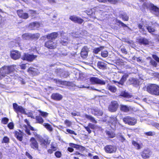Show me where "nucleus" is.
Segmentation results:
<instances>
[{
	"instance_id": "nucleus-43",
	"label": "nucleus",
	"mask_w": 159,
	"mask_h": 159,
	"mask_svg": "<svg viewBox=\"0 0 159 159\" xmlns=\"http://www.w3.org/2000/svg\"><path fill=\"white\" fill-rule=\"evenodd\" d=\"M119 96L120 97H123L125 98H129L130 97V95L128 93L125 92H121Z\"/></svg>"
},
{
	"instance_id": "nucleus-14",
	"label": "nucleus",
	"mask_w": 159,
	"mask_h": 159,
	"mask_svg": "<svg viewBox=\"0 0 159 159\" xmlns=\"http://www.w3.org/2000/svg\"><path fill=\"white\" fill-rule=\"evenodd\" d=\"M69 19L75 23L81 24L84 21V20L76 16H72L70 17Z\"/></svg>"
},
{
	"instance_id": "nucleus-39",
	"label": "nucleus",
	"mask_w": 159,
	"mask_h": 159,
	"mask_svg": "<svg viewBox=\"0 0 159 159\" xmlns=\"http://www.w3.org/2000/svg\"><path fill=\"white\" fill-rule=\"evenodd\" d=\"M43 125L50 131H52L53 130V129L51 125L48 123H45L43 124Z\"/></svg>"
},
{
	"instance_id": "nucleus-23",
	"label": "nucleus",
	"mask_w": 159,
	"mask_h": 159,
	"mask_svg": "<svg viewBox=\"0 0 159 159\" xmlns=\"http://www.w3.org/2000/svg\"><path fill=\"white\" fill-rule=\"evenodd\" d=\"M150 153V151L148 149L144 150L142 154V156L143 158L144 159L149 158Z\"/></svg>"
},
{
	"instance_id": "nucleus-9",
	"label": "nucleus",
	"mask_w": 159,
	"mask_h": 159,
	"mask_svg": "<svg viewBox=\"0 0 159 159\" xmlns=\"http://www.w3.org/2000/svg\"><path fill=\"white\" fill-rule=\"evenodd\" d=\"M67 35V34L63 31L61 33V39L60 43L62 45H65L68 43V40Z\"/></svg>"
},
{
	"instance_id": "nucleus-11",
	"label": "nucleus",
	"mask_w": 159,
	"mask_h": 159,
	"mask_svg": "<svg viewBox=\"0 0 159 159\" xmlns=\"http://www.w3.org/2000/svg\"><path fill=\"white\" fill-rule=\"evenodd\" d=\"M13 107L15 111L17 113L20 112L21 113H25V109L21 106H18L16 103H13Z\"/></svg>"
},
{
	"instance_id": "nucleus-58",
	"label": "nucleus",
	"mask_w": 159,
	"mask_h": 159,
	"mask_svg": "<svg viewBox=\"0 0 159 159\" xmlns=\"http://www.w3.org/2000/svg\"><path fill=\"white\" fill-rule=\"evenodd\" d=\"M66 131L69 133L71 134H73L75 135H76L77 134L74 131L71 130L69 129H66Z\"/></svg>"
},
{
	"instance_id": "nucleus-54",
	"label": "nucleus",
	"mask_w": 159,
	"mask_h": 159,
	"mask_svg": "<svg viewBox=\"0 0 159 159\" xmlns=\"http://www.w3.org/2000/svg\"><path fill=\"white\" fill-rule=\"evenodd\" d=\"M55 155L57 158H60L61 156V153L59 151H57L55 153Z\"/></svg>"
},
{
	"instance_id": "nucleus-31",
	"label": "nucleus",
	"mask_w": 159,
	"mask_h": 159,
	"mask_svg": "<svg viewBox=\"0 0 159 159\" xmlns=\"http://www.w3.org/2000/svg\"><path fill=\"white\" fill-rule=\"evenodd\" d=\"M84 117L93 123H96L97 122V121L95 120L94 118L91 115L86 114L84 115Z\"/></svg>"
},
{
	"instance_id": "nucleus-55",
	"label": "nucleus",
	"mask_w": 159,
	"mask_h": 159,
	"mask_svg": "<svg viewBox=\"0 0 159 159\" xmlns=\"http://www.w3.org/2000/svg\"><path fill=\"white\" fill-rule=\"evenodd\" d=\"M35 22H33L31 23L29 25L30 28H32V29H35Z\"/></svg>"
},
{
	"instance_id": "nucleus-24",
	"label": "nucleus",
	"mask_w": 159,
	"mask_h": 159,
	"mask_svg": "<svg viewBox=\"0 0 159 159\" xmlns=\"http://www.w3.org/2000/svg\"><path fill=\"white\" fill-rule=\"evenodd\" d=\"M51 98L54 100L59 101L62 99V96L58 93H54L52 94Z\"/></svg>"
},
{
	"instance_id": "nucleus-52",
	"label": "nucleus",
	"mask_w": 159,
	"mask_h": 159,
	"mask_svg": "<svg viewBox=\"0 0 159 159\" xmlns=\"http://www.w3.org/2000/svg\"><path fill=\"white\" fill-rule=\"evenodd\" d=\"M144 134L146 135L152 136L153 135L155 134V133L154 132H152V131H149L147 132L144 133Z\"/></svg>"
},
{
	"instance_id": "nucleus-22",
	"label": "nucleus",
	"mask_w": 159,
	"mask_h": 159,
	"mask_svg": "<svg viewBox=\"0 0 159 159\" xmlns=\"http://www.w3.org/2000/svg\"><path fill=\"white\" fill-rule=\"evenodd\" d=\"M91 111L92 114L96 116H101L103 114L102 111L97 108L92 109Z\"/></svg>"
},
{
	"instance_id": "nucleus-8",
	"label": "nucleus",
	"mask_w": 159,
	"mask_h": 159,
	"mask_svg": "<svg viewBox=\"0 0 159 159\" xmlns=\"http://www.w3.org/2000/svg\"><path fill=\"white\" fill-rule=\"evenodd\" d=\"M116 146L110 145H106L104 148L105 152L108 153H115L116 151Z\"/></svg>"
},
{
	"instance_id": "nucleus-25",
	"label": "nucleus",
	"mask_w": 159,
	"mask_h": 159,
	"mask_svg": "<svg viewBox=\"0 0 159 159\" xmlns=\"http://www.w3.org/2000/svg\"><path fill=\"white\" fill-rule=\"evenodd\" d=\"M140 44L146 45L149 44V42L148 39L144 38H141L139 40Z\"/></svg>"
},
{
	"instance_id": "nucleus-59",
	"label": "nucleus",
	"mask_w": 159,
	"mask_h": 159,
	"mask_svg": "<svg viewBox=\"0 0 159 159\" xmlns=\"http://www.w3.org/2000/svg\"><path fill=\"white\" fill-rule=\"evenodd\" d=\"M89 127L92 129H94L95 127V125L91 123H89L88 125Z\"/></svg>"
},
{
	"instance_id": "nucleus-47",
	"label": "nucleus",
	"mask_w": 159,
	"mask_h": 159,
	"mask_svg": "<svg viewBox=\"0 0 159 159\" xmlns=\"http://www.w3.org/2000/svg\"><path fill=\"white\" fill-rule=\"evenodd\" d=\"M64 124L66 125L67 126L70 127L72 125L71 122L66 120L64 121Z\"/></svg>"
},
{
	"instance_id": "nucleus-19",
	"label": "nucleus",
	"mask_w": 159,
	"mask_h": 159,
	"mask_svg": "<svg viewBox=\"0 0 159 159\" xmlns=\"http://www.w3.org/2000/svg\"><path fill=\"white\" fill-rule=\"evenodd\" d=\"M17 13L19 16L21 18L26 19L29 18L28 14L24 12L22 10H18Z\"/></svg>"
},
{
	"instance_id": "nucleus-26",
	"label": "nucleus",
	"mask_w": 159,
	"mask_h": 159,
	"mask_svg": "<svg viewBox=\"0 0 159 159\" xmlns=\"http://www.w3.org/2000/svg\"><path fill=\"white\" fill-rule=\"evenodd\" d=\"M58 35L57 33L53 32L47 35L46 37L48 39L52 40L55 39L57 37Z\"/></svg>"
},
{
	"instance_id": "nucleus-5",
	"label": "nucleus",
	"mask_w": 159,
	"mask_h": 159,
	"mask_svg": "<svg viewBox=\"0 0 159 159\" xmlns=\"http://www.w3.org/2000/svg\"><path fill=\"white\" fill-rule=\"evenodd\" d=\"M89 81L92 84H97L103 85L106 84L105 82L103 80L96 77H90L89 79Z\"/></svg>"
},
{
	"instance_id": "nucleus-34",
	"label": "nucleus",
	"mask_w": 159,
	"mask_h": 159,
	"mask_svg": "<svg viewBox=\"0 0 159 159\" xmlns=\"http://www.w3.org/2000/svg\"><path fill=\"white\" fill-rule=\"evenodd\" d=\"M106 134L109 138H113L116 136V134L111 131H107Z\"/></svg>"
},
{
	"instance_id": "nucleus-30",
	"label": "nucleus",
	"mask_w": 159,
	"mask_h": 159,
	"mask_svg": "<svg viewBox=\"0 0 159 159\" xmlns=\"http://www.w3.org/2000/svg\"><path fill=\"white\" fill-rule=\"evenodd\" d=\"M120 109L121 111L125 112H127L130 109V108L125 105H121Z\"/></svg>"
},
{
	"instance_id": "nucleus-46",
	"label": "nucleus",
	"mask_w": 159,
	"mask_h": 159,
	"mask_svg": "<svg viewBox=\"0 0 159 159\" xmlns=\"http://www.w3.org/2000/svg\"><path fill=\"white\" fill-rule=\"evenodd\" d=\"M9 76V75L6 76V77L4 80V81L7 83H9L11 80V78H10Z\"/></svg>"
},
{
	"instance_id": "nucleus-18",
	"label": "nucleus",
	"mask_w": 159,
	"mask_h": 159,
	"mask_svg": "<svg viewBox=\"0 0 159 159\" xmlns=\"http://www.w3.org/2000/svg\"><path fill=\"white\" fill-rule=\"evenodd\" d=\"M30 141V146L31 147L35 149H38V144L36 140L34 138H31Z\"/></svg>"
},
{
	"instance_id": "nucleus-60",
	"label": "nucleus",
	"mask_w": 159,
	"mask_h": 159,
	"mask_svg": "<svg viewBox=\"0 0 159 159\" xmlns=\"http://www.w3.org/2000/svg\"><path fill=\"white\" fill-rule=\"evenodd\" d=\"M84 127L85 129L88 132L89 134H90L91 133V131L90 129V128L89 127L88 125L87 126H84Z\"/></svg>"
},
{
	"instance_id": "nucleus-27",
	"label": "nucleus",
	"mask_w": 159,
	"mask_h": 159,
	"mask_svg": "<svg viewBox=\"0 0 159 159\" xmlns=\"http://www.w3.org/2000/svg\"><path fill=\"white\" fill-rule=\"evenodd\" d=\"M15 136L17 139L20 141H21L23 139V133L20 131H16L15 132Z\"/></svg>"
},
{
	"instance_id": "nucleus-35",
	"label": "nucleus",
	"mask_w": 159,
	"mask_h": 159,
	"mask_svg": "<svg viewBox=\"0 0 159 159\" xmlns=\"http://www.w3.org/2000/svg\"><path fill=\"white\" fill-rule=\"evenodd\" d=\"M97 9H98V8L95 7L93 9H90L85 11V12L88 15H91L93 14L94 12V10H96Z\"/></svg>"
},
{
	"instance_id": "nucleus-2",
	"label": "nucleus",
	"mask_w": 159,
	"mask_h": 159,
	"mask_svg": "<svg viewBox=\"0 0 159 159\" xmlns=\"http://www.w3.org/2000/svg\"><path fill=\"white\" fill-rule=\"evenodd\" d=\"M147 91L152 95H159V86L155 84H151L147 88Z\"/></svg>"
},
{
	"instance_id": "nucleus-62",
	"label": "nucleus",
	"mask_w": 159,
	"mask_h": 159,
	"mask_svg": "<svg viewBox=\"0 0 159 159\" xmlns=\"http://www.w3.org/2000/svg\"><path fill=\"white\" fill-rule=\"evenodd\" d=\"M107 2H109L112 4H116L118 2L117 0H107Z\"/></svg>"
},
{
	"instance_id": "nucleus-21",
	"label": "nucleus",
	"mask_w": 159,
	"mask_h": 159,
	"mask_svg": "<svg viewBox=\"0 0 159 159\" xmlns=\"http://www.w3.org/2000/svg\"><path fill=\"white\" fill-rule=\"evenodd\" d=\"M89 49L86 47H84L82 49L80 55L83 58H86L88 56Z\"/></svg>"
},
{
	"instance_id": "nucleus-33",
	"label": "nucleus",
	"mask_w": 159,
	"mask_h": 159,
	"mask_svg": "<svg viewBox=\"0 0 159 159\" xmlns=\"http://www.w3.org/2000/svg\"><path fill=\"white\" fill-rule=\"evenodd\" d=\"M37 69L33 67H30L28 70V72L33 75H35L37 73Z\"/></svg>"
},
{
	"instance_id": "nucleus-17",
	"label": "nucleus",
	"mask_w": 159,
	"mask_h": 159,
	"mask_svg": "<svg viewBox=\"0 0 159 159\" xmlns=\"http://www.w3.org/2000/svg\"><path fill=\"white\" fill-rule=\"evenodd\" d=\"M127 82L128 84H133L134 86H137L139 84V80L134 78H130L128 80Z\"/></svg>"
},
{
	"instance_id": "nucleus-16",
	"label": "nucleus",
	"mask_w": 159,
	"mask_h": 159,
	"mask_svg": "<svg viewBox=\"0 0 159 159\" xmlns=\"http://www.w3.org/2000/svg\"><path fill=\"white\" fill-rule=\"evenodd\" d=\"M11 57L14 60H17L19 59L20 56V52L17 50L12 51L11 53Z\"/></svg>"
},
{
	"instance_id": "nucleus-56",
	"label": "nucleus",
	"mask_w": 159,
	"mask_h": 159,
	"mask_svg": "<svg viewBox=\"0 0 159 159\" xmlns=\"http://www.w3.org/2000/svg\"><path fill=\"white\" fill-rule=\"evenodd\" d=\"M14 124L12 122H10L7 125L8 127L10 129H12L14 128Z\"/></svg>"
},
{
	"instance_id": "nucleus-29",
	"label": "nucleus",
	"mask_w": 159,
	"mask_h": 159,
	"mask_svg": "<svg viewBox=\"0 0 159 159\" xmlns=\"http://www.w3.org/2000/svg\"><path fill=\"white\" fill-rule=\"evenodd\" d=\"M132 143V144L138 150L142 148L143 147L142 143L139 144L134 141H133Z\"/></svg>"
},
{
	"instance_id": "nucleus-48",
	"label": "nucleus",
	"mask_w": 159,
	"mask_h": 159,
	"mask_svg": "<svg viewBox=\"0 0 159 159\" xmlns=\"http://www.w3.org/2000/svg\"><path fill=\"white\" fill-rule=\"evenodd\" d=\"M108 52L106 51H104L102 52L101 56L103 57H106L108 56Z\"/></svg>"
},
{
	"instance_id": "nucleus-1",
	"label": "nucleus",
	"mask_w": 159,
	"mask_h": 159,
	"mask_svg": "<svg viewBox=\"0 0 159 159\" xmlns=\"http://www.w3.org/2000/svg\"><path fill=\"white\" fill-rule=\"evenodd\" d=\"M15 71L13 66H4L0 69V79H2L6 76L8 75L16 79V75L14 73Z\"/></svg>"
},
{
	"instance_id": "nucleus-7",
	"label": "nucleus",
	"mask_w": 159,
	"mask_h": 159,
	"mask_svg": "<svg viewBox=\"0 0 159 159\" xmlns=\"http://www.w3.org/2000/svg\"><path fill=\"white\" fill-rule=\"evenodd\" d=\"M119 104L116 101H112L109 105L108 109L109 111L112 112H115L117 110Z\"/></svg>"
},
{
	"instance_id": "nucleus-42",
	"label": "nucleus",
	"mask_w": 159,
	"mask_h": 159,
	"mask_svg": "<svg viewBox=\"0 0 159 159\" xmlns=\"http://www.w3.org/2000/svg\"><path fill=\"white\" fill-rule=\"evenodd\" d=\"M22 38L25 39H30L31 34L25 33L22 35Z\"/></svg>"
},
{
	"instance_id": "nucleus-53",
	"label": "nucleus",
	"mask_w": 159,
	"mask_h": 159,
	"mask_svg": "<svg viewBox=\"0 0 159 159\" xmlns=\"http://www.w3.org/2000/svg\"><path fill=\"white\" fill-rule=\"evenodd\" d=\"M9 138L6 136L4 137L3 139L2 142L7 143L9 142Z\"/></svg>"
},
{
	"instance_id": "nucleus-49",
	"label": "nucleus",
	"mask_w": 159,
	"mask_h": 159,
	"mask_svg": "<svg viewBox=\"0 0 159 159\" xmlns=\"http://www.w3.org/2000/svg\"><path fill=\"white\" fill-rule=\"evenodd\" d=\"M9 119L6 117H4L2 119V123L4 124H6L8 122Z\"/></svg>"
},
{
	"instance_id": "nucleus-63",
	"label": "nucleus",
	"mask_w": 159,
	"mask_h": 159,
	"mask_svg": "<svg viewBox=\"0 0 159 159\" xmlns=\"http://www.w3.org/2000/svg\"><path fill=\"white\" fill-rule=\"evenodd\" d=\"M43 143L44 145H46L49 144L50 142H49L48 139H44L43 142Z\"/></svg>"
},
{
	"instance_id": "nucleus-40",
	"label": "nucleus",
	"mask_w": 159,
	"mask_h": 159,
	"mask_svg": "<svg viewBox=\"0 0 159 159\" xmlns=\"http://www.w3.org/2000/svg\"><path fill=\"white\" fill-rule=\"evenodd\" d=\"M39 34L38 33H36L35 34H31V38L30 39H34L37 40L39 39Z\"/></svg>"
},
{
	"instance_id": "nucleus-44",
	"label": "nucleus",
	"mask_w": 159,
	"mask_h": 159,
	"mask_svg": "<svg viewBox=\"0 0 159 159\" xmlns=\"http://www.w3.org/2000/svg\"><path fill=\"white\" fill-rule=\"evenodd\" d=\"M103 48L104 47L102 46H101L99 48H95L93 49V52L95 54H97L99 52L103 49Z\"/></svg>"
},
{
	"instance_id": "nucleus-6",
	"label": "nucleus",
	"mask_w": 159,
	"mask_h": 159,
	"mask_svg": "<svg viewBox=\"0 0 159 159\" xmlns=\"http://www.w3.org/2000/svg\"><path fill=\"white\" fill-rule=\"evenodd\" d=\"M123 121L125 123L131 125H135L137 122V120L135 118L129 116L124 117L123 119Z\"/></svg>"
},
{
	"instance_id": "nucleus-20",
	"label": "nucleus",
	"mask_w": 159,
	"mask_h": 159,
	"mask_svg": "<svg viewBox=\"0 0 159 159\" xmlns=\"http://www.w3.org/2000/svg\"><path fill=\"white\" fill-rule=\"evenodd\" d=\"M110 121L111 123V127L113 129H115L117 123V120L116 117L111 116L110 117Z\"/></svg>"
},
{
	"instance_id": "nucleus-37",
	"label": "nucleus",
	"mask_w": 159,
	"mask_h": 159,
	"mask_svg": "<svg viewBox=\"0 0 159 159\" xmlns=\"http://www.w3.org/2000/svg\"><path fill=\"white\" fill-rule=\"evenodd\" d=\"M108 89L111 92L113 93L115 92L116 91V88L114 86L108 85Z\"/></svg>"
},
{
	"instance_id": "nucleus-50",
	"label": "nucleus",
	"mask_w": 159,
	"mask_h": 159,
	"mask_svg": "<svg viewBox=\"0 0 159 159\" xmlns=\"http://www.w3.org/2000/svg\"><path fill=\"white\" fill-rule=\"evenodd\" d=\"M117 23H119V24L120 25L123 27H127L128 29H129V27L127 26L126 25L120 20H117Z\"/></svg>"
},
{
	"instance_id": "nucleus-32",
	"label": "nucleus",
	"mask_w": 159,
	"mask_h": 159,
	"mask_svg": "<svg viewBox=\"0 0 159 159\" xmlns=\"http://www.w3.org/2000/svg\"><path fill=\"white\" fill-rule=\"evenodd\" d=\"M120 16L124 21H128L129 20V17L125 13L120 14Z\"/></svg>"
},
{
	"instance_id": "nucleus-38",
	"label": "nucleus",
	"mask_w": 159,
	"mask_h": 159,
	"mask_svg": "<svg viewBox=\"0 0 159 159\" xmlns=\"http://www.w3.org/2000/svg\"><path fill=\"white\" fill-rule=\"evenodd\" d=\"M80 88H87L88 89H90L95 90L97 91H98L99 92H102V91H103V90L99 89H95L93 86L90 87L89 86L86 87L85 86H83L82 87H80Z\"/></svg>"
},
{
	"instance_id": "nucleus-45",
	"label": "nucleus",
	"mask_w": 159,
	"mask_h": 159,
	"mask_svg": "<svg viewBox=\"0 0 159 159\" xmlns=\"http://www.w3.org/2000/svg\"><path fill=\"white\" fill-rule=\"evenodd\" d=\"M97 66L100 68H103L105 67L104 63L101 61H98V62Z\"/></svg>"
},
{
	"instance_id": "nucleus-51",
	"label": "nucleus",
	"mask_w": 159,
	"mask_h": 159,
	"mask_svg": "<svg viewBox=\"0 0 159 159\" xmlns=\"http://www.w3.org/2000/svg\"><path fill=\"white\" fill-rule=\"evenodd\" d=\"M150 63L151 65L154 67H156L157 65V63L154 60H151L150 61Z\"/></svg>"
},
{
	"instance_id": "nucleus-28",
	"label": "nucleus",
	"mask_w": 159,
	"mask_h": 159,
	"mask_svg": "<svg viewBox=\"0 0 159 159\" xmlns=\"http://www.w3.org/2000/svg\"><path fill=\"white\" fill-rule=\"evenodd\" d=\"M117 138L122 143H123L124 142L126 141L125 138L120 133H119L118 134Z\"/></svg>"
},
{
	"instance_id": "nucleus-3",
	"label": "nucleus",
	"mask_w": 159,
	"mask_h": 159,
	"mask_svg": "<svg viewBox=\"0 0 159 159\" xmlns=\"http://www.w3.org/2000/svg\"><path fill=\"white\" fill-rule=\"evenodd\" d=\"M144 8L151 10L152 12L157 16H159V8L150 2H144L143 4Z\"/></svg>"
},
{
	"instance_id": "nucleus-36",
	"label": "nucleus",
	"mask_w": 159,
	"mask_h": 159,
	"mask_svg": "<svg viewBox=\"0 0 159 159\" xmlns=\"http://www.w3.org/2000/svg\"><path fill=\"white\" fill-rule=\"evenodd\" d=\"M35 118L37 122L39 124H42L44 122L43 119L40 116H36Z\"/></svg>"
},
{
	"instance_id": "nucleus-57",
	"label": "nucleus",
	"mask_w": 159,
	"mask_h": 159,
	"mask_svg": "<svg viewBox=\"0 0 159 159\" xmlns=\"http://www.w3.org/2000/svg\"><path fill=\"white\" fill-rule=\"evenodd\" d=\"M152 57L156 61L159 63V58L157 55H152Z\"/></svg>"
},
{
	"instance_id": "nucleus-41",
	"label": "nucleus",
	"mask_w": 159,
	"mask_h": 159,
	"mask_svg": "<svg viewBox=\"0 0 159 159\" xmlns=\"http://www.w3.org/2000/svg\"><path fill=\"white\" fill-rule=\"evenodd\" d=\"M38 111L39 112V115L43 117V118H46L48 116V113L46 112H45L40 110H39Z\"/></svg>"
},
{
	"instance_id": "nucleus-10",
	"label": "nucleus",
	"mask_w": 159,
	"mask_h": 159,
	"mask_svg": "<svg viewBox=\"0 0 159 159\" xmlns=\"http://www.w3.org/2000/svg\"><path fill=\"white\" fill-rule=\"evenodd\" d=\"M57 43L51 40L47 41L45 43V46L50 49H55L57 47Z\"/></svg>"
},
{
	"instance_id": "nucleus-4",
	"label": "nucleus",
	"mask_w": 159,
	"mask_h": 159,
	"mask_svg": "<svg viewBox=\"0 0 159 159\" xmlns=\"http://www.w3.org/2000/svg\"><path fill=\"white\" fill-rule=\"evenodd\" d=\"M138 27L139 30V31L143 34H145V30L143 27V26L146 27L149 33L154 32L155 31V29L152 27L151 26L148 24H144L143 23L138 24Z\"/></svg>"
},
{
	"instance_id": "nucleus-13",
	"label": "nucleus",
	"mask_w": 159,
	"mask_h": 159,
	"mask_svg": "<svg viewBox=\"0 0 159 159\" xmlns=\"http://www.w3.org/2000/svg\"><path fill=\"white\" fill-rule=\"evenodd\" d=\"M36 57V56L28 54H24L22 56V59L24 60L31 61Z\"/></svg>"
},
{
	"instance_id": "nucleus-15",
	"label": "nucleus",
	"mask_w": 159,
	"mask_h": 159,
	"mask_svg": "<svg viewBox=\"0 0 159 159\" xmlns=\"http://www.w3.org/2000/svg\"><path fill=\"white\" fill-rule=\"evenodd\" d=\"M58 75L64 78L67 77L69 75V73L62 69L57 68L55 71Z\"/></svg>"
},
{
	"instance_id": "nucleus-12",
	"label": "nucleus",
	"mask_w": 159,
	"mask_h": 159,
	"mask_svg": "<svg viewBox=\"0 0 159 159\" xmlns=\"http://www.w3.org/2000/svg\"><path fill=\"white\" fill-rule=\"evenodd\" d=\"M129 75L127 74H125L122 76L119 82L114 81V83H117V85L119 87H121V86L123 85L124 82L126 80L127 78L128 77Z\"/></svg>"
},
{
	"instance_id": "nucleus-61",
	"label": "nucleus",
	"mask_w": 159,
	"mask_h": 159,
	"mask_svg": "<svg viewBox=\"0 0 159 159\" xmlns=\"http://www.w3.org/2000/svg\"><path fill=\"white\" fill-rule=\"evenodd\" d=\"M152 125L157 128H159V124L156 122H153L152 124Z\"/></svg>"
},
{
	"instance_id": "nucleus-64",
	"label": "nucleus",
	"mask_w": 159,
	"mask_h": 159,
	"mask_svg": "<svg viewBox=\"0 0 159 159\" xmlns=\"http://www.w3.org/2000/svg\"><path fill=\"white\" fill-rule=\"evenodd\" d=\"M29 12V13L32 16H34L36 13L35 11L33 10H30Z\"/></svg>"
}]
</instances>
